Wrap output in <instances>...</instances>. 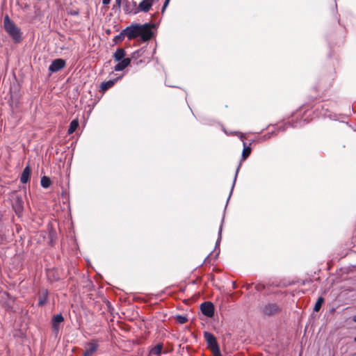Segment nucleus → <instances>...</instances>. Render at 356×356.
Here are the masks:
<instances>
[{"label":"nucleus","instance_id":"obj_28","mask_svg":"<svg viewBox=\"0 0 356 356\" xmlns=\"http://www.w3.org/2000/svg\"><path fill=\"white\" fill-rule=\"evenodd\" d=\"M221 235H222V225L220 227L219 231H218V238L216 243V248L219 245L220 240H221Z\"/></svg>","mask_w":356,"mask_h":356},{"label":"nucleus","instance_id":"obj_4","mask_svg":"<svg viewBox=\"0 0 356 356\" xmlns=\"http://www.w3.org/2000/svg\"><path fill=\"white\" fill-rule=\"evenodd\" d=\"M140 37L143 41H147L152 38L153 32L149 24L140 25Z\"/></svg>","mask_w":356,"mask_h":356},{"label":"nucleus","instance_id":"obj_7","mask_svg":"<svg viewBox=\"0 0 356 356\" xmlns=\"http://www.w3.org/2000/svg\"><path fill=\"white\" fill-rule=\"evenodd\" d=\"M64 321V318L61 314L54 315L51 319V326L53 332L57 334L60 330V325Z\"/></svg>","mask_w":356,"mask_h":356},{"label":"nucleus","instance_id":"obj_26","mask_svg":"<svg viewBox=\"0 0 356 356\" xmlns=\"http://www.w3.org/2000/svg\"><path fill=\"white\" fill-rule=\"evenodd\" d=\"M176 319L181 324H184L187 321V318L181 315H178Z\"/></svg>","mask_w":356,"mask_h":356},{"label":"nucleus","instance_id":"obj_38","mask_svg":"<svg viewBox=\"0 0 356 356\" xmlns=\"http://www.w3.org/2000/svg\"><path fill=\"white\" fill-rule=\"evenodd\" d=\"M220 253V251H218V252L216 253V255H218Z\"/></svg>","mask_w":356,"mask_h":356},{"label":"nucleus","instance_id":"obj_14","mask_svg":"<svg viewBox=\"0 0 356 356\" xmlns=\"http://www.w3.org/2000/svg\"><path fill=\"white\" fill-rule=\"evenodd\" d=\"M144 51H145L143 49H140L132 53L131 57L130 58L134 62V63L138 65L139 63H142L141 59L139 60H138V59L143 56Z\"/></svg>","mask_w":356,"mask_h":356},{"label":"nucleus","instance_id":"obj_33","mask_svg":"<svg viewBox=\"0 0 356 356\" xmlns=\"http://www.w3.org/2000/svg\"><path fill=\"white\" fill-rule=\"evenodd\" d=\"M169 3H170L169 1H166V0H165V2H164V3H163V6H167V7H168V6Z\"/></svg>","mask_w":356,"mask_h":356},{"label":"nucleus","instance_id":"obj_3","mask_svg":"<svg viewBox=\"0 0 356 356\" xmlns=\"http://www.w3.org/2000/svg\"><path fill=\"white\" fill-rule=\"evenodd\" d=\"M140 25L132 24L124 29V33L129 40L134 39L140 36Z\"/></svg>","mask_w":356,"mask_h":356},{"label":"nucleus","instance_id":"obj_17","mask_svg":"<svg viewBox=\"0 0 356 356\" xmlns=\"http://www.w3.org/2000/svg\"><path fill=\"white\" fill-rule=\"evenodd\" d=\"M126 52L122 48L118 49L113 54V58L115 61H120L122 59L125 58Z\"/></svg>","mask_w":356,"mask_h":356},{"label":"nucleus","instance_id":"obj_19","mask_svg":"<svg viewBox=\"0 0 356 356\" xmlns=\"http://www.w3.org/2000/svg\"><path fill=\"white\" fill-rule=\"evenodd\" d=\"M15 211L17 215H19L23 211L22 201L21 199L17 198L15 204L13 206Z\"/></svg>","mask_w":356,"mask_h":356},{"label":"nucleus","instance_id":"obj_12","mask_svg":"<svg viewBox=\"0 0 356 356\" xmlns=\"http://www.w3.org/2000/svg\"><path fill=\"white\" fill-rule=\"evenodd\" d=\"M131 59L130 58H125L118 61V63L114 67L115 71L118 72L124 70L131 63Z\"/></svg>","mask_w":356,"mask_h":356},{"label":"nucleus","instance_id":"obj_20","mask_svg":"<svg viewBox=\"0 0 356 356\" xmlns=\"http://www.w3.org/2000/svg\"><path fill=\"white\" fill-rule=\"evenodd\" d=\"M78 127H79L78 120H76V119L73 120L70 124V127H69L67 133L69 134H73L76 130Z\"/></svg>","mask_w":356,"mask_h":356},{"label":"nucleus","instance_id":"obj_40","mask_svg":"<svg viewBox=\"0 0 356 356\" xmlns=\"http://www.w3.org/2000/svg\"><path fill=\"white\" fill-rule=\"evenodd\" d=\"M354 341H355V342H356V337H355Z\"/></svg>","mask_w":356,"mask_h":356},{"label":"nucleus","instance_id":"obj_31","mask_svg":"<svg viewBox=\"0 0 356 356\" xmlns=\"http://www.w3.org/2000/svg\"><path fill=\"white\" fill-rule=\"evenodd\" d=\"M117 6L120 8L121 6L122 0H115Z\"/></svg>","mask_w":356,"mask_h":356},{"label":"nucleus","instance_id":"obj_16","mask_svg":"<svg viewBox=\"0 0 356 356\" xmlns=\"http://www.w3.org/2000/svg\"><path fill=\"white\" fill-rule=\"evenodd\" d=\"M30 174H31V170L29 166H26L22 173L21 177H20V181L22 184H26L28 182L30 178Z\"/></svg>","mask_w":356,"mask_h":356},{"label":"nucleus","instance_id":"obj_39","mask_svg":"<svg viewBox=\"0 0 356 356\" xmlns=\"http://www.w3.org/2000/svg\"><path fill=\"white\" fill-rule=\"evenodd\" d=\"M220 253V251H218V252L216 253V255H218Z\"/></svg>","mask_w":356,"mask_h":356},{"label":"nucleus","instance_id":"obj_24","mask_svg":"<svg viewBox=\"0 0 356 356\" xmlns=\"http://www.w3.org/2000/svg\"><path fill=\"white\" fill-rule=\"evenodd\" d=\"M124 36H126V34L124 33V29H123L120 34H118L114 37L113 42L116 44L118 42H120L124 39Z\"/></svg>","mask_w":356,"mask_h":356},{"label":"nucleus","instance_id":"obj_29","mask_svg":"<svg viewBox=\"0 0 356 356\" xmlns=\"http://www.w3.org/2000/svg\"><path fill=\"white\" fill-rule=\"evenodd\" d=\"M110 1H111V0H102V3L104 5H108V4H109Z\"/></svg>","mask_w":356,"mask_h":356},{"label":"nucleus","instance_id":"obj_35","mask_svg":"<svg viewBox=\"0 0 356 356\" xmlns=\"http://www.w3.org/2000/svg\"><path fill=\"white\" fill-rule=\"evenodd\" d=\"M261 286H259V285H258V286H256V289H257V290H260V289H261Z\"/></svg>","mask_w":356,"mask_h":356},{"label":"nucleus","instance_id":"obj_27","mask_svg":"<svg viewBox=\"0 0 356 356\" xmlns=\"http://www.w3.org/2000/svg\"><path fill=\"white\" fill-rule=\"evenodd\" d=\"M240 165L241 164L238 165V166L236 168V173H235V176H234V181H233V184H232V189H231V192H230V194L232 193V190L234 187V185H235V183H236V178H237V175H238V170H239V168H240Z\"/></svg>","mask_w":356,"mask_h":356},{"label":"nucleus","instance_id":"obj_23","mask_svg":"<svg viewBox=\"0 0 356 356\" xmlns=\"http://www.w3.org/2000/svg\"><path fill=\"white\" fill-rule=\"evenodd\" d=\"M323 302H324V298L323 297H319L314 305V311L316 312H318Z\"/></svg>","mask_w":356,"mask_h":356},{"label":"nucleus","instance_id":"obj_25","mask_svg":"<svg viewBox=\"0 0 356 356\" xmlns=\"http://www.w3.org/2000/svg\"><path fill=\"white\" fill-rule=\"evenodd\" d=\"M210 350L212 352L213 356H221V353L218 345L211 348Z\"/></svg>","mask_w":356,"mask_h":356},{"label":"nucleus","instance_id":"obj_18","mask_svg":"<svg viewBox=\"0 0 356 356\" xmlns=\"http://www.w3.org/2000/svg\"><path fill=\"white\" fill-rule=\"evenodd\" d=\"M48 291L47 289H43L41 291V294L39 296L38 300V305L39 306H43L44 304H46L47 298H48Z\"/></svg>","mask_w":356,"mask_h":356},{"label":"nucleus","instance_id":"obj_36","mask_svg":"<svg viewBox=\"0 0 356 356\" xmlns=\"http://www.w3.org/2000/svg\"><path fill=\"white\" fill-rule=\"evenodd\" d=\"M353 321L356 323V316H353Z\"/></svg>","mask_w":356,"mask_h":356},{"label":"nucleus","instance_id":"obj_32","mask_svg":"<svg viewBox=\"0 0 356 356\" xmlns=\"http://www.w3.org/2000/svg\"><path fill=\"white\" fill-rule=\"evenodd\" d=\"M167 6H165L163 5V7L161 8V13H163L166 9Z\"/></svg>","mask_w":356,"mask_h":356},{"label":"nucleus","instance_id":"obj_30","mask_svg":"<svg viewBox=\"0 0 356 356\" xmlns=\"http://www.w3.org/2000/svg\"><path fill=\"white\" fill-rule=\"evenodd\" d=\"M286 126V124H284V126H280L279 127V130H280V131H285L286 130V127H285Z\"/></svg>","mask_w":356,"mask_h":356},{"label":"nucleus","instance_id":"obj_11","mask_svg":"<svg viewBox=\"0 0 356 356\" xmlns=\"http://www.w3.org/2000/svg\"><path fill=\"white\" fill-rule=\"evenodd\" d=\"M131 59L130 58H125L118 61V63L114 67L115 71L118 72L124 70L131 63Z\"/></svg>","mask_w":356,"mask_h":356},{"label":"nucleus","instance_id":"obj_8","mask_svg":"<svg viewBox=\"0 0 356 356\" xmlns=\"http://www.w3.org/2000/svg\"><path fill=\"white\" fill-rule=\"evenodd\" d=\"M65 66V61L61 58H57L52 61L49 67V70L51 72H56Z\"/></svg>","mask_w":356,"mask_h":356},{"label":"nucleus","instance_id":"obj_21","mask_svg":"<svg viewBox=\"0 0 356 356\" xmlns=\"http://www.w3.org/2000/svg\"><path fill=\"white\" fill-rule=\"evenodd\" d=\"M40 184L43 188H48L51 184V181L49 179V177L47 176H43L41 178Z\"/></svg>","mask_w":356,"mask_h":356},{"label":"nucleus","instance_id":"obj_1","mask_svg":"<svg viewBox=\"0 0 356 356\" xmlns=\"http://www.w3.org/2000/svg\"><path fill=\"white\" fill-rule=\"evenodd\" d=\"M3 26L7 33L12 38L15 43L21 42L22 33L21 29L10 19L8 15H6L3 19Z\"/></svg>","mask_w":356,"mask_h":356},{"label":"nucleus","instance_id":"obj_34","mask_svg":"<svg viewBox=\"0 0 356 356\" xmlns=\"http://www.w3.org/2000/svg\"><path fill=\"white\" fill-rule=\"evenodd\" d=\"M270 136H263V138H264V139H263V140H266V139H268V138H270Z\"/></svg>","mask_w":356,"mask_h":356},{"label":"nucleus","instance_id":"obj_6","mask_svg":"<svg viewBox=\"0 0 356 356\" xmlns=\"http://www.w3.org/2000/svg\"><path fill=\"white\" fill-rule=\"evenodd\" d=\"M200 309L202 313L207 317L211 318L214 314V306L211 302H203L200 306Z\"/></svg>","mask_w":356,"mask_h":356},{"label":"nucleus","instance_id":"obj_9","mask_svg":"<svg viewBox=\"0 0 356 356\" xmlns=\"http://www.w3.org/2000/svg\"><path fill=\"white\" fill-rule=\"evenodd\" d=\"M124 11L125 13L137 14L138 9L136 6V2L132 0L131 1H127L124 6Z\"/></svg>","mask_w":356,"mask_h":356},{"label":"nucleus","instance_id":"obj_15","mask_svg":"<svg viewBox=\"0 0 356 356\" xmlns=\"http://www.w3.org/2000/svg\"><path fill=\"white\" fill-rule=\"evenodd\" d=\"M163 344L159 343L149 350L148 356H161Z\"/></svg>","mask_w":356,"mask_h":356},{"label":"nucleus","instance_id":"obj_5","mask_svg":"<svg viewBox=\"0 0 356 356\" xmlns=\"http://www.w3.org/2000/svg\"><path fill=\"white\" fill-rule=\"evenodd\" d=\"M99 345L97 340H92L85 346V350L82 356H92L98 349Z\"/></svg>","mask_w":356,"mask_h":356},{"label":"nucleus","instance_id":"obj_2","mask_svg":"<svg viewBox=\"0 0 356 356\" xmlns=\"http://www.w3.org/2000/svg\"><path fill=\"white\" fill-rule=\"evenodd\" d=\"M280 307L275 303H267L260 307V311L264 315L272 316L280 311Z\"/></svg>","mask_w":356,"mask_h":356},{"label":"nucleus","instance_id":"obj_22","mask_svg":"<svg viewBox=\"0 0 356 356\" xmlns=\"http://www.w3.org/2000/svg\"><path fill=\"white\" fill-rule=\"evenodd\" d=\"M114 81H108L106 82H103L101 85V88L103 91H105L112 87L114 85Z\"/></svg>","mask_w":356,"mask_h":356},{"label":"nucleus","instance_id":"obj_37","mask_svg":"<svg viewBox=\"0 0 356 356\" xmlns=\"http://www.w3.org/2000/svg\"><path fill=\"white\" fill-rule=\"evenodd\" d=\"M220 253V251H218V252L216 253V255H218Z\"/></svg>","mask_w":356,"mask_h":356},{"label":"nucleus","instance_id":"obj_10","mask_svg":"<svg viewBox=\"0 0 356 356\" xmlns=\"http://www.w3.org/2000/svg\"><path fill=\"white\" fill-rule=\"evenodd\" d=\"M236 135L238 136L243 141V149L242 152V159L245 160L250 156L251 153V148L250 147L247 146L246 143L244 141L245 137L243 134L238 132Z\"/></svg>","mask_w":356,"mask_h":356},{"label":"nucleus","instance_id":"obj_13","mask_svg":"<svg viewBox=\"0 0 356 356\" xmlns=\"http://www.w3.org/2000/svg\"><path fill=\"white\" fill-rule=\"evenodd\" d=\"M204 337L207 341V343L209 348L218 345L216 337L211 333L205 332L204 333Z\"/></svg>","mask_w":356,"mask_h":356}]
</instances>
